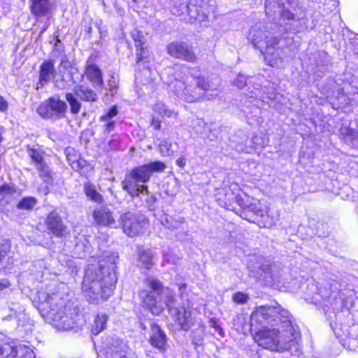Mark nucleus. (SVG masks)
I'll return each mask as SVG.
<instances>
[{"instance_id":"1","label":"nucleus","mask_w":358,"mask_h":358,"mask_svg":"<svg viewBox=\"0 0 358 358\" xmlns=\"http://www.w3.org/2000/svg\"><path fill=\"white\" fill-rule=\"evenodd\" d=\"M263 326L254 336L257 343L271 351H284L299 337L290 320L289 312L278 303L255 308L250 316V326Z\"/></svg>"},{"instance_id":"2","label":"nucleus","mask_w":358,"mask_h":358,"mask_svg":"<svg viewBox=\"0 0 358 358\" xmlns=\"http://www.w3.org/2000/svg\"><path fill=\"white\" fill-rule=\"evenodd\" d=\"M167 69V73H173L174 79L167 81L171 90L181 100L188 102H198L203 99L208 100L216 97L219 93L220 80H211L204 77L193 76L187 67L177 69Z\"/></svg>"},{"instance_id":"3","label":"nucleus","mask_w":358,"mask_h":358,"mask_svg":"<svg viewBox=\"0 0 358 358\" xmlns=\"http://www.w3.org/2000/svg\"><path fill=\"white\" fill-rule=\"evenodd\" d=\"M97 266L93 264L88 266L83 281L82 291L87 300L92 303L106 301L112 294L116 277L108 273L105 275L96 271Z\"/></svg>"},{"instance_id":"4","label":"nucleus","mask_w":358,"mask_h":358,"mask_svg":"<svg viewBox=\"0 0 358 358\" xmlns=\"http://www.w3.org/2000/svg\"><path fill=\"white\" fill-rule=\"evenodd\" d=\"M38 298L41 302L38 308L43 317L52 322L58 329L68 331L73 328L74 320L65 313V303L57 294L41 290Z\"/></svg>"},{"instance_id":"5","label":"nucleus","mask_w":358,"mask_h":358,"mask_svg":"<svg viewBox=\"0 0 358 358\" xmlns=\"http://www.w3.org/2000/svg\"><path fill=\"white\" fill-rule=\"evenodd\" d=\"M146 281L153 292H157L158 294L161 292L164 293L166 292L168 295L167 299L162 303L161 301H158L157 300L153 292H148L144 290L140 292V297L143 304L153 315H159L164 310L167 302H169V303L173 302L174 296L171 294L168 288H164L162 283L159 280L148 278Z\"/></svg>"},{"instance_id":"6","label":"nucleus","mask_w":358,"mask_h":358,"mask_svg":"<svg viewBox=\"0 0 358 358\" xmlns=\"http://www.w3.org/2000/svg\"><path fill=\"white\" fill-rule=\"evenodd\" d=\"M276 25L262 22H257L252 26L248 34V41L252 45L263 52V49L267 46V42L276 43L279 33L274 30Z\"/></svg>"},{"instance_id":"7","label":"nucleus","mask_w":358,"mask_h":358,"mask_svg":"<svg viewBox=\"0 0 358 358\" xmlns=\"http://www.w3.org/2000/svg\"><path fill=\"white\" fill-rule=\"evenodd\" d=\"M215 196L220 206L232 211L236 210V203L239 206L244 205L243 200L249 199V196L242 192L236 183H232L219 189Z\"/></svg>"},{"instance_id":"8","label":"nucleus","mask_w":358,"mask_h":358,"mask_svg":"<svg viewBox=\"0 0 358 358\" xmlns=\"http://www.w3.org/2000/svg\"><path fill=\"white\" fill-rule=\"evenodd\" d=\"M203 0H172L171 10L173 15L187 14L191 19L203 20L208 15V9L205 6H199L197 3Z\"/></svg>"},{"instance_id":"9","label":"nucleus","mask_w":358,"mask_h":358,"mask_svg":"<svg viewBox=\"0 0 358 358\" xmlns=\"http://www.w3.org/2000/svg\"><path fill=\"white\" fill-rule=\"evenodd\" d=\"M124 233L134 237L142 233L148 224V220L142 214L127 212L120 216Z\"/></svg>"},{"instance_id":"10","label":"nucleus","mask_w":358,"mask_h":358,"mask_svg":"<svg viewBox=\"0 0 358 358\" xmlns=\"http://www.w3.org/2000/svg\"><path fill=\"white\" fill-rule=\"evenodd\" d=\"M67 105L58 97H50L43 101L37 108V112L44 119H58L64 116Z\"/></svg>"},{"instance_id":"11","label":"nucleus","mask_w":358,"mask_h":358,"mask_svg":"<svg viewBox=\"0 0 358 358\" xmlns=\"http://www.w3.org/2000/svg\"><path fill=\"white\" fill-rule=\"evenodd\" d=\"M187 304V306H182L178 308H172V304L169 302L166 304L173 320L184 331L189 330L195 322L192 313V306L189 302Z\"/></svg>"},{"instance_id":"12","label":"nucleus","mask_w":358,"mask_h":358,"mask_svg":"<svg viewBox=\"0 0 358 358\" xmlns=\"http://www.w3.org/2000/svg\"><path fill=\"white\" fill-rule=\"evenodd\" d=\"M127 345L122 340L110 338L107 339L105 346L97 351V358H127Z\"/></svg>"},{"instance_id":"13","label":"nucleus","mask_w":358,"mask_h":358,"mask_svg":"<svg viewBox=\"0 0 358 358\" xmlns=\"http://www.w3.org/2000/svg\"><path fill=\"white\" fill-rule=\"evenodd\" d=\"M165 169L166 165L164 163L156 161L133 169L130 172L129 176L136 181L146 182L150 180L152 173L162 172Z\"/></svg>"},{"instance_id":"14","label":"nucleus","mask_w":358,"mask_h":358,"mask_svg":"<svg viewBox=\"0 0 358 358\" xmlns=\"http://www.w3.org/2000/svg\"><path fill=\"white\" fill-rule=\"evenodd\" d=\"M168 54L175 58L182 59L189 62H194L196 56L192 48L185 43L173 42L167 45Z\"/></svg>"},{"instance_id":"15","label":"nucleus","mask_w":358,"mask_h":358,"mask_svg":"<svg viewBox=\"0 0 358 358\" xmlns=\"http://www.w3.org/2000/svg\"><path fill=\"white\" fill-rule=\"evenodd\" d=\"M280 38H278L276 43L267 42V46L262 52L264 54V59L266 64L273 67H280L283 64V50L278 47Z\"/></svg>"},{"instance_id":"16","label":"nucleus","mask_w":358,"mask_h":358,"mask_svg":"<svg viewBox=\"0 0 358 358\" xmlns=\"http://www.w3.org/2000/svg\"><path fill=\"white\" fill-rule=\"evenodd\" d=\"M136 182L137 181L132 179L130 176L122 181V185L123 189L131 196H145L146 198L144 199V200L146 202H155V197L152 196H149L147 187L143 185H139Z\"/></svg>"},{"instance_id":"17","label":"nucleus","mask_w":358,"mask_h":358,"mask_svg":"<svg viewBox=\"0 0 358 358\" xmlns=\"http://www.w3.org/2000/svg\"><path fill=\"white\" fill-rule=\"evenodd\" d=\"M65 154L69 165L74 171H78L81 174H85L92 171V168L90 164L85 159H81L74 148H66Z\"/></svg>"},{"instance_id":"18","label":"nucleus","mask_w":358,"mask_h":358,"mask_svg":"<svg viewBox=\"0 0 358 358\" xmlns=\"http://www.w3.org/2000/svg\"><path fill=\"white\" fill-rule=\"evenodd\" d=\"M45 224L50 233L58 237L63 236L66 227L62 222V218L55 211L50 213L46 218Z\"/></svg>"},{"instance_id":"19","label":"nucleus","mask_w":358,"mask_h":358,"mask_svg":"<svg viewBox=\"0 0 358 358\" xmlns=\"http://www.w3.org/2000/svg\"><path fill=\"white\" fill-rule=\"evenodd\" d=\"M92 217L94 222L101 226L111 227L115 224L113 213L107 208H99L93 211Z\"/></svg>"},{"instance_id":"20","label":"nucleus","mask_w":358,"mask_h":358,"mask_svg":"<svg viewBox=\"0 0 358 358\" xmlns=\"http://www.w3.org/2000/svg\"><path fill=\"white\" fill-rule=\"evenodd\" d=\"M150 344L161 352L166 350V336L161 328L153 324L151 326V334L150 336Z\"/></svg>"},{"instance_id":"21","label":"nucleus","mask_w":358,"mask_h":358,"mask_svg":"<svg viewBox=\"0 0 358 358\" xmlns=\"http://www.w3.org/2000/svg\"><path fill=\"white\" fill-rule=\"evenodd\" d=\"M118 260V255L115 252H106L103 255V259L99 262V272L105 275L108 273L115 274V265Z\"/></svg>"},{"instance_id":"22","label":"nucleus","mask_w":358,"mask_h":358,"mask_svg":"<svg viewBox=\"0 0 358 358\" xmlns=\"http://www.w3.org/2000/svg\"><path fill=\"white\" fill-rule=\"evenodd\" d=\"M282 4V3L278 2V0H266L265 3L266 15H270L273 11L274 13H280L285 19H293L294 14L288 9H284Z\"/></svg>"},{"instance_id":"23","label":"nucleus","mask_w":358,"mask_h":358,"mask_svg":"<svg viewBox=\"0 0 358 358\" xmlns=\"http://www.w3.org/2000/svg\"><path fill=\"white\" fill-rule=\"evenodd\" d=\"M55 76L54 64L50 61L44 62L40 66L38 84L43 86L50 82Z\"/></svg>"},{"instance_id":"24","label":"nucleus","mask_w":358,"mask_h":358,"mask_svg":"<svg viewBox=\"0 0 358 358\" xmlns=\"http://www.w3.org/2000/svg\"><path fill=\"white\" fill-rule=\"evenodd\" d=\"M50 3L49 0H31V12L36 17L45 16L48 14Z\"/></svg>"},{"instance_id":"25","label":"nucleus","mask_w":358,"mask_h":358,"mask_svg":"<svg viewBox=\"0 0 358 358\" xmlns=\"http://www.w3.org/2000/svg\"><path fill=\"white\" fill-rule=\"evenodd\" d=\"M131 37L135 42L138 62H139L147 56V50L143 48L144 36L138 30L134 29L131 32Z\"/></svg>"},{"instance_id":"26","label":"nucleus","mask_w":358,"mask_h":358,"mask_svg":"<svg viewBox=\"0 0 358 358\" xmlns=\"http://www.w3.org/2000/svg\"><path fill=\"white\" fill-rule=\"evenodd\" d=\"M73 92L76 96L86 101H94L97 99V95L91 89L83 85L75 87Z\"/></svg>"},{"instance_id":"27","label":"nucleus","mask_w":358,"mask_h":358,"mask_svg":"<svg viewBox=\"0 0 358 358\" xmlns=\"http://www.w3.org/2000/svg\"><path fill=\"white\" fill-rule=\"evenodd\" d=\"M153 110L160 115L162 118L176 119L178 113L169 108L163 102L157 101L152 108Z\"/></svg>"},{"instance_id":"28","label":"nucleus","mask_w":358,"mask_h":358,"mask_svg":"<svg viewBox=\"0 0 358 358\" xmlns=\"http://www.w3.org/2000/svg\"><path fill=\"white\" fill-rule=\"evenodd\" d=\"M108 320V316L104 313L98 314L93 322L91 327L92 334L98 335L100 332L106 328V324Z\"/></svg>"},{"instance_id":"29","label":"nucleus","mask_w":358,"mask_h":358,"mask_svg":"<svg viewBox=\"0 0 358 358\" xmlns=\"http://www.w3.org/2000/svg\"><path fill=\"white\" fill-rule=\"evenodd\" d=\"M87 78L96 85H101L103 83L101 73L96 65H90L85 71Z\"/></svg>"},{"instance_id":"30","label":"nucleus","mask_w":358,"mask_h":358,"mask_svg":"<svg viewBox=\"0 0 358 358\" xmlns=\"http://www.w3.org/2000/svg\"><path fill=\"white\" fill-rule=\"evenodd\" d=\"M244 205H240L243 209L248 210L249 211L253 212L257 215L263 216V212L261 210L260 202L259 200L255 199L249 196L248 199L243 200Z\"/></svg>"},{"instance_id":"31","label":"nucleus","mask_w":358,"mask_h":358,"mask_svg":"<svg viewBox=\"0 0 358 358\" xmlns=\"http://www.w3.org/2000/svg\"><path fill=\"white\" fill-rule=\"evenodd\" d=\"M84 191L87 197L92 201L101 203L103 201L102 196L97 192L94 185L86 183L84 185Z\"/></svg>"},{"instance_id":"32","label":"nucleus","mask_w":358,"mask_h":358,"mask_svg":"<svg viewBox=\"0 0 358 358\" xmlns=\"http://www.w3.org/2000/svg\"><path fill=\"white\" fill-rule=\"evenodd\" d=\"M17 351L18 346L4 343L0 345V358H15L17 356Z\"/></svg>"},{"instance_id":"33","label":"nucleus","mask_w":358,"mask_h":358,"mask_svg":"<svg viewBox=\"0 0 358 358\" xmlns=\"http://www.w3.org/2000/svg\"><path fill=\"white\" fill-rule=\"evenodd\" d=\"M154 255L151 250H143L140 252L139 263L142 266L150 269L153 265Z\"/></svg>"},{"instance_id":"34","label":"nucleus","mask_w":358,"mask_h":358,"mask_svg":"<svg viewBox=\"0 0 358 358\" xmlns=\"http://www.w3.org/2000/svg\"><path fill=\"white\" fill-rule=\"evenodd\" d=\"M252 275L257 278H263L264 280H265L267 282H270V279H273V275L271 273V268L268 264L266 265H262V267L257 271L256 272H254Z\"/></svg>"},{"instance_id":"35","label":"nucleus","mask_w":358,"mask_h":358,"mask_svg":"<svg viewBox=\"0 0 358 358\" xmlns=\"http://www.w3.org/2000/svg\"><path fill=\"white\" fill-rule=\"evenodd\" d=\"M66 99L69 102L71 109V113L76 115L78 114L81 108V103L77 99L75 93L66 94Z\"/></svg>"},{"instance_id":"36","label":"nucleus","mask_w":358,"mask_h":358,"mask_svg":"<svg viewBox=\"0 0 358 358\" xmlns=\"http://www.w3.org/2000/svg\"><path fill=\"white\" fill-rule=\"evenodd\" d=\"M341 134L346 141L358 142V130L355 131L348 127H342L340 129Z\"/></svg>"},{"instance_id":"37","label":"nucleus","mask_w":358,"mask_h":358,"mask_svg":"<svg viewBox=\"0 0 358 358\" xmlns=\"http://www.w3.org/2000/svg\"><path fill=\"white\" fill-rule=\"evenodd\" d=\"M183 222L184 220L182 218L177 220L166 215L161 218L162 224L169 229H178Z\"/></svg>"},{"instance_id":"38","label":"nucleus","mask_w":358,"mask_h":358,"mask_svg":"<svg viewBox=\"0 0 358 358\" xmlns=\"http://www.w3.org/2000/svg\"><path fill=\"white\" fill-rule=\"evenodd\" d=\"M37 203V199L32 196L24 197L17 204L20 210H31Z\"/></svg>"},{"instance_id":"39","label":"nucleus","mask_w":358,"mask_h":358,"mask_svg":"<svg viewBox=\"0 0 358 358\" xmlns=\"http://www.w3.org/2000/svg\"><path fill=\"white\" fill-rule=\"evenodd\" d=\"M29 156L31 157L32 162L34 163L36 168L40 165L44 164L43 157L41 152L34 148H29L28 150Z\"/></svg>"},{"instance_id":"40","label":"nucleus","mask_w":358,"mask_h":358,"mask_svg":"<svg viewBox=\"0 0 358 358\" xmlns=\"http://www.w3.org/2000/svg\"><path fill=\"white\" fill-rule=\"evenodd\" d=\"M36 169L39 171V175L44 182L47 185L50 184L52 182V175L48 165L45 163L44 164L40 165V166Z\"/></svg>"},{"instance_id":"41","label":"nucleus","mask_w":358,"mask_h":358,"mask_svg":"<svg viewBox=\"0 0 358 358\" xmlns=\"http://www.w3.org/2000/svg\"><path fill=\"white\" fill-rule=\"evenodd\" d=\"M163 256H164V262L163 265H164V263H171L173 264H177L179 262V260L180 259V256L173 253L172 250L170 249H167L164 250L163 252Z\"/></svg>"},{"instance_id":"42","label":"nucleus","mask_w":358,"mask_h":358,"mask_svg":"<svg viewBox=\"0 0 358 358\" xmlns=\"http://www.w3.org/2000/svg\"><path fill=\"white\" fill-rule=\"evenodd\" d=\"M159 150L163 156H170L174 152L173 144L168 141H163L159 144Z\"/></svg>"},{"instance_id":"43","label":"nucleus","mask_w":358,"mask_h":358,"mask_svg":"<svg viewBox=\"0 0 358 358\" xmlns=\"http://www.w3.org/2000/svg\"><path fill=\"white\" fill-rule=\"evenodd\" d=\"M34 352L25 345H18L17 356L15 358H33Z\"/></svg>"},{"instance_id":"44","label":"nucleus","mask_w":358,"mask_h":358,"mask_svg":"<svg viewBox=\"0 0 358 358\" xmlns=\"http://www.w3.org/2000/svg\"><path fill=\"white\" fill-rule=\"evenodd\" d=\"M248 299L249 296L241 292H236L232 296L233 301L237 304H245L248 302Z\"/></svg>"},{"instance_id":"45","label":"nucleus","mask_w":358,"mask_h":358,"mask_svg":"<svg viewBox=\"0 0 358 358\" xmlns=\"http://www.w3.org/2000/svg\"><path fill=\"white\" fill-rule=\"evenodd\" d=\"M10 249V244L8 241L3 240L0 242V262L7 255Z\"/></svg>"},{"instance_id":"46","label":"nucleus","mask_w":358,"mask_h":358,"mask_svg":"<svg viewBox=\"0 0 358 358\" xmlns=\"http://www.w3.org/2000/svg\"><path fill=\"white\" fill-rule=\"evenodd\" d=\"M247 84V78L244 75L239 74L234 81V85L241 89Z\"/></svg>"},{"instance_id":"47","label":"nucleus","mask_w":358,"mask_h":358,"mask_svg":"<svg viewBox=\"0 0 358 358\" xmlns=\"http://www.w3.org/2000/svg\"><path fill=\"white\" fill-rule=\"evenodd\" d=\"M117 114V110L115 106H113L111 108L109 111L107 113L106 115H103L101 117V120L102 121H106L108 120H110V118L116 116Z\"/></svg>"},{"instance_id":"48","label":"nucleus","mask_w":358,"mask_h":358,"mask_svg":"<svg viewBox=\"0 0 358 358\" xmlns=\"http://www.w3.org/2000/svg\"><path fill=\"white\" fill-rule=\"evenodd\" d=\"M8 103L6 100V99L0 95V111L2 113H5L8 110Z\"/></svg>"},{"instance_id":"49","label":"nucleus","mask_w":358,"mask_h":358,"mask_svg":"<svg viewBox=\"0 0 358 358\" xmlns=\"http://www.w3.org/2000/svg\"><path fill=\"white\" fill-rule=\"evenodd\" d=\"M176 164L179 167L183 168L186 165V159L184 157H179L176 160Z\"/></svg>"},{"instance_id":"50","label":"nucleus","mask_w":358,"mask_h":358,"mask_svg":"<svg viewBox=\"0 0 358 358\" xmlns=\"http://www.w3.org/2000/svg\"><path fill=\"white\" fill-rule=\"evenodd\" d=\"M151 126L156 130H159L161 128V122L157 120L152 119L151 122Z\"/></svg>"},{"instance_id":"51","label":"nucleus","mask_w":358,"mask_h":358,"mask_svg":"<svg viewBox=\"0 0 358 358\" xmlns=\"http://www.w3.org/2000/svg\"><path fill=\"white\" fill-rule=\"evenodd\" d=\"M118 144H119L118 139H113L108 143V145L111 149H116L118 146Z\"/></svg>"},{"instance_id":"52","label":"nucleus","mask_w":358,"mask_h":358,"mask_svg":"<svg viewBox=\"0 0 358 358\" xmlns=\"http://www.w3.org/2000/svg\"><path fill=\"white\" fill-rule=\"evenodd\" d=\"M10 286V283L7 280H2L0 281V291L3 290L4 288L8 287Z\"/></svg>"},{"instance_id":"53","label":"nucleus","mask_w":358,"mask_h":358,"mask_svg":"<svg viewBox=\"0 0 358 358\" xmlns=\"http://www.w3.org/2000/svg\"><path fill=\"white\" fill-rule=\"evenodd\" d=\"M0 192H2V193H4V192L10 193L11 192V189L8 186L3 185V186H1L0 187Z\"/></svg>"},{"instance_id":"54","label":"nucleus","mask_w":358,"mask_h":358,"mask_svg":"<svg viewBox=\"0 0 358 358\" xmlns=\"http://www.w3.org/2000/svg\"><path fill=\"white\" fill-rule=\"evenodd\" d=\"M354 51H355V53L358 57V38H355V41H354Z\"/></svg>"},{"instance_id":"55","label":"nucleus","mask_w":358,"mask_h":358,"mask_svg":"<svg viewBox=\"0 0 358 358\" xmlns=\"http://www.w3.org/2000/svg\"><path fill=\"white\" fill-rule=\"evenodd\" d=\"M114 127V122L111 121L106 124V129L108 131L113 129Z\"/></svg>"},{"instance_id":"56","label":"nucleus","mask_w":358,"mask_h":358,"mask_svg":"<svg viewBox=\"0 0 358 358\" xmlns=\"http://www.w3.org/2000/svg\"><path fill=\"white\" fill-rule=\"evenodd\" d=\"M257 141H258V138L257 136L255 137L254 139H253V141H254L255 144H257V145H260L262 147L264 146L265 142H263L262 143L260 144V143H258Z\"/></svg>"},{"instance_id":"57","label":"nucleus","mask_w":358,"mask_h":358,"mask_svg":"<svg viewBox=\"0 0 358 358\" xmlns=\"http://www.w3.org/2000/svg\"><path fill=\"white\" fill-rule=\"evenodd\" d=\"M277 219L275 220H272L271 222H269L268 223H267V227H271V226H273L275 222H276Z\"/></svg>"},{"instance_id":"58","label":"nucleus","mask_w":358,"mask_h":358,"mask_svg":"<svg viewBox=\"0 0 358 358\" xmlns=\"http://www.w3.org/2000/svg\"><path fill=\"white\" fill-rule=\"evenodd\" d=\"M185 288H186V285H185V284H182V285H181L180 286L179 289H180V292H182V290L183 289H185Z\"/></svg>"},{"instance_id":"59","label":"nucleus","mask_w":358,"mask_h":358,"mask_svg":"<svg viewBox=\"0 0 358 358\" xmlns=\"http://www.w3.org/2000/svg\"><path fill=\"white\" fill-rule=\"evenodd\" d=\"M218 331H219V334H220V335H222V331L221 328L218 327Z\"/></svg>"},{"instance_id":"60","label":"nucleus","mask_w":358,"mask_h":358,"mask_svg":"<svg viewBox=\"0 0 358 358\" xmlns=\"http://www.w3.org/2000/svg\"><path fill=\"white\" fill-rule=\"evenodd\" d=\"M338 99H342V98H343V99H344V98H345V96H344L343 93V94H342L339 97H338Z\"/></svg>"},{"instance_id":"61","label":"nucleus","mask_w":358,"mask_h":358,"mask_svg":"<svg viewBox=\"0 0 358 358\" xmlns=\"http://www.w3.org/2000/svg\"><path fill=\"white\" fill-rule=\"evenodd\" d=\"M48 190H45V194H48Z\"/></svg>"}]
</instances>
